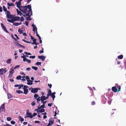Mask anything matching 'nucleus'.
Instances as JSON below:
<instances>
[{"label": "nucleus", "instance_id": "nucleus-52", "mask_svg": "<svg viewBox=\"0 0 126 126\" xmlns=\"http://www.w3.org/2000/svg\"><path fill=\"white\" fill-rule=\"evenodd\" d=\"M108 103L110 105L111 104V101L110 99H109V100L108 101Z\"/></svg>", "mask_w": 126, "mask_h": 126}, {"label": "nucleus", "instance_id": "nucleus-45", "mask_svg": "<svg viewBox=\"0 0 126 126\" xmlns=\"http://www.w3.org/2000/svg\"><path fill=\"white\" fill-rule=\"evenodd\" d=\"M20 66L19 65H17L15 66L14 68V69H16L17 68H18Z\"/></svg>", "mask_w": 126, "mask_h": 126}, {"label": "nucleus", "instance_id": "nucleus-35", "mask_svg": "<svg viewBox=\"0 0 126 126\" xmlns=\"http://www.w3.org/2000/svg\"><path fill=\"white\" fill-rule=\"evenodd\" d=\"M26 79L27 80V81L29 82V80H30L29 78V76H27L25 77Z\"/></svg>", "mask_w": 126, "mask_h": 126}, {"label": "nucleus", "instance_id": "nucleus-42", "mask_svg": "<svg viewBox=\"0 0 126 126\" xmlns=\"http://www.w3.org/2000/svg\"><path fill=\"white\" fill-rule=\"evenodd\" d=\"M17 14L18 15H19L20 16H21L22 15V14L21 12L20 11H19L17 13Z\"/></svg>", "mask_w": 126, "mask_h": 126}, {"label": "nucleus", "instance_id": "nucleus-55", "mask_svg": "<svg viewBox=\"0 0 126 126\" xmlns=\"http://www.w3.org/2000/svg\"><path fill=\"white\" fill-rule=\"evenodd\" d=\"M52 104V103H48V106L49 107H51V106Z\"/></svg>", "mask_w": 126, "mask_h": 126}, {"label": "nucleus", "instance_id": "nucleus-41", "mask_svg": "<svg viewBox=\"0 0 126 126\" xmlns=\"http://www.w3.org/2000/svg\"><path fill=\"white\" fill-rule=\"evenodd\" d=\"M7 95L8 99H9L11 98V96L10 94H7Z\"/></svg>", "mask_w": 126, "mask_h": 126}, {"label": "nucleus", "instance_id": "nucleus-57", "mask_svg": "<svg viewBox=\"0 0 126 126\" xmlns=\"http://www.w3.org/2000/svg\"><path fill=\"white\" fill-rule=\"evenodd\" d=\"M48 85L49 87L50 88H51L52 85L51 84H48Z\"/></svg>", "mask_w": 126, "mask_h": 126}, {"label": "nucleus", "instance_id": "nucleus-51", "mask_svg": "<svg viewBox=\"0 0 126 126\" xmlns=\"http://www.w3.org/2000/svg\"><path fill=\"white\" fill-rule=\"evenodd\" d=\"M37 115V113H34L32 115V116H33V117L35 116L36 115Z\"/></svg>", "mask_w": 126, "mask_h": 126}, {"label": "nucleus", "instance_id": "nucleus-50", "mask_svg": "<svg viewBox=\"0 0 126 126\" xmlns=\"http://www.w3.org/2000/svg\"><path fill=\"white\" fill-rule=\"evenodd\" d=\"M44 52V49L43 48H42V50H40L39 51V53H42Z\"/></svg>", "mask_w": 126, "mask_h": 126}, {"label": "nucleus", "instance_id": "nucleus-15", "mask_svg": "<svg viewBox=\"0 0 126 126\" xmlns=\"http://www.w3.org/2000/svg\"><path fill=\"white\" fill-rule=\"evenodd\" d=\"M112 91L114 92H117V89L115 87L113 86L112 87Z\"/></svg>", "mask_w": 126, "mask_h": 126}, {"label": "nucleus", "instance_id": "nucleus-5", "mask_svg": "<svg viewBox=\"0 0 126 126\" xmlns=\"http://www.w3.org/2000/svg\"><path fill=\"white\" fill-rule=\"evenodd\" d=\"M6 16H7V18L9 19H12L14 18V16L13 15H10V13L9 11H7L6 12Z\"/></svg>", "mask_w": 126, "mask_h": 126}, {"label": "nucleus", "instance_id": "nucleus-7", "mask_svg": "<svg viewBox=\"0 0 126 126\" xmlns=\"http://www.w3.org/2000/svg\"><path fill=\"white\" fill-rule=\"evenodd\" d=\"M5 111V104L4 103H3L1 105L0 107V112H1Z\"/></svg>", "mask_w": 126, "mask_h": 126}, {"label": "nucleus", "instance_id": "nucleus-62", "mask_svg": "<svg viewBox=\"0 0 126 126\" xmlns=\"http://www.w3.org/2000/svg\"><path fill=\"white\" fill-rule=\"evenodd\" d=\"M28 88V86L25 85L24 86V87L23 88Z\"/></svg>", "mask_w": 126, "mask_h": 126}, {"label": "nucleus", "instance_id": "nucleus-13", "mask_svg": "<svg viewBox=\"0 0 126 126\" xmlns=\"http://www.w3.org/2000/svg\"><path fill=\"white\" fill-rule=\"evenodd\" d=\"M38 58L41 59L43 61H44L45 59V57L43 56H39L38 57Z\"/></svg>", "mask_w": 126, "mask_h": 126}, {"label": "nucleus", "instance_id": "nucleus-28", "mask_svg": "<svg viewBox=\"0 0 126 126\" xmlns=\"http://www.w3.org/2000/svg\"><path fill=\"white\" fill-rule=\"evenodd\" d=\"M16 92L18 94H22L23 93V91H21L20 90H16Z\"/></svg>", "mask_w": 126, "mask_h": 126}, {"label": "nucleus", "instance_id": "nucleus-4", "mask_svg": "<svg viewBox=\"0 0 126 126\" xmlns=\"http://www.w3.org/2000/svg\"><path fill=\"white\" fill-rule=\"evenodd\" d=\"M26 116L25 117V118L26 117L30 118H32L33 116H32V113L29 112V110H27L26 114Z\"/></svg>", "mask_w": 126, "mask_h": 126}, {"label": "nucleus", "instance_id": "nucleus-1", "mask_svg": "<svg viewBox=\"0 0 126 126\" xmlns=\"http://www.w3.org/2000/svg\"><path fill=\"white\" fill-rule=\"evenodd\" d=\"M21 11L23 13L26 14L28 13H31V15H32V11L31 8V5H28L25 6H21Z\"/></svg>", "mask_w": 126, "mask_h": 126}, {"label": "nucleus", "instance_id": "nucleus-40", "mask_svg": "<svg viewBox=\"0 0 126 126\" xmlns=\"http://www.w3.org/2000/svg\"><path fill=\"white\" fill-rule=\"evenodd\" d=\"M91 89L92 90L90 89L91 90V92H90L91 93V96H92V95H93V93L94 92L93 91V90L91 88Z\"/></svg>", "mask_w": 126, "mask_h": 126}, {"label": "nucleus", "instance_id": "nucleus-34", "mask_svg": "<svg viewBox=\"0 0 126 126\" xmlns=\"http://www.w3.org/2000/svg\"><path fill=\"white\" fill-rule=\"evenodd\" d=\"M1 25L3 29H4L6 28V27L3 24L1 23Z\"/></svg>", "mask_w": 126, "mask_h": 126}, {"label": "nucleus", "instance_id": "nucleus-64", "mask_svg": "<svg viewBox=\"0 0 126 126\" xmlns=\"http://www.w3.org/2000/svg\"><path fill=\"white\" fill-rule=\"evenodd\" d=\"M4 31L6 32H7V33H9V32L7 31V30L6 28L5 29H4Z\"/></svg>", "mask_w": 126, "mask_h": 126}, {"label": "nucleus", "instance_id": "nucleus-38", "mask_svg": "<svg viewBox=\"0 0 126 126\" xmlns=\"http://www.w3.org/2000/svg\"><path fill=\"white\" fill-rule=\"evenodd\" d=\"M39 96V95L38 94H35L34 95V97L35 98H36Z\"/></svg>", "mask_w": 126, "mask_h": 126}, {"label": "nucleus", "instance_id": "nucleus-49", "mask_svg": "<svg viewBox=\"0 0 126 126\" xmlns=\"http://www.w3.org/2000/svg\"><path fill=\"white\" fill-rule=\"evenodd\" d=\"M25 23L26 26H28V21H25Z\"/></svg>", "mask_w": 126, "mask_h": 126}, {"label": "nucleus", "instance_id": "nucleus-63", "mask_svg": "<svg viewBox=\"0 0 126 126\" xmlns=\"http://www.w3.org/2000/svg\"><path fill=\"white\" fill-rule=\"evenodd\" d=\"M15 36L16 37L17 39H19V38L18 36L16 34H15Z\"/></svg>", "mask_w": 126, "mask_h": 126}, {"label": "nucleus", "instance_id": "nucleus-59", "mask_svg": "<svg viewBox=\"0 0 126 126\" xmlns=\"http://www.w3.org/2000/svg\"><path fill=\"white\" fill-rule=\"evenodd\" d=\"M27 58H26V57H24V58H23V61L24 62H25V61H26V60H27Z\"/></svg>", "mask_w": 126, "mask_h": 126}, {"label": "nucleus", "instance_id": "nucleus-26", "mask_svg": "<svg viewBox=\"0 0 126 126\" xmlns=\"http://www.w3.org/2000/svg\"><path fill=\"white\" fill-rule=\"evenodd\" d=\"M117 87L118 88V90H117L118 92L120 91L121 90V86L119 85H118L117 86Z\"/></svg>", "mask_w": 126, "mask_h": 126}, {"label": "nucleus", "instance_id": "nucleus-14", "mask_svg": "<svg viewBox=\"0 0 126 126\" xmlns=\"http://www.w3.org/2000/svg\"><path fill=\"white\" fill-rule=\"evenodd\" d=\"M24 90V94H27L28 93V90L27 89L23 88Z\"/></svg>", "mask_w": 126, "mask_h": 126}, {"label": "nucleus", "instance_id": "nucleus-27", "mask_svg": "<svg viewBox=\"0 0 126 126\" xmlns=\"http://www.w3.org/2000/svg\"><path fill=\"white\" fill-rule=\"evenodd\" d=\"M21 77H22L21 76L18 75L16 77V79L17 80H19L20 79L21 80Z\"/></svg>", "mask_w": 126, "mask_h": 126}, {"label": "nucleus", "instance_id": "nucleus-54", "mask_svg": "<svg viewBox=\"0 0 126 126\" xmlns=\"http://www.w3.org/2000/svg\"><path fill=\"white\" fill-rule=\"evenodd\" d=\"M36 36L37 37H38V38H39V37H40V36L39 35V34H38L37 31H36Z\"/></svg>", "mask_w": 126, "mask_h": 126}, {"label": "nucleus", "instance_id": "nucleus-12", "mask_svg": "<svg viewBox=\"0 0 126 126\" xmlns=\"http://www.w3.org/2000/svg\"><path fill=\"white\" fill-rule=\"evenodd\" d=\"M56 94V93L55 92L52 93L50 95V96L52 97L54 101V98H55V94Z\"/></svg>", "mask_w": 126, "mask_h": 126}, {"label": "nucleus", "instance_id": "nucleus-56", "mask_svg": "<svg viewBox=\"0 0 126 126\" xmlns=\"http://www.w3.org/2000/svg\"><path fill=\"white\" fill-rule=\"evenodd\" d=\"M26 62H28L29 63H31V61L30 60H29L28 59H27L26 61Z\"/></svg>", "mask_w": 126, "mask_h": 126}, {"label": "nucleus", "instance_id": "nucleus-46", "mask_svg": "<svg viewBox=\"0 0 126 126\" xmlns=\"http://www.w3.org/2000/svg\"><path fill=\"white\" fill-rule=\"evenodd\" d=\"M35 56H29V58H30L34 59L35 58Z\"/></svg>", "mask_w": 126, "mask_h": 126}, {"label": "nucleus", "instance_id": "nucleus-2", "mask_svg": "<svg viewBox=\"0 0 126 126\" xmlns=\"http://www.w3.org/2000/svg\"><path fill=\"white\" fill-rule=\"evenodd\" d=\"M20 19L19 16H15L12 19H7V20L9 22L12 23L15 21L20 20Z\"/></svg>", "mask_w": 126, "mask_h": 126}, {"label": "nucleus", "instance_id": "nucleus-47", "mask_svg": "<svg viewBox=\"0 0 126 126\" xmlns=\"http://www.w3.org/2000/svg\"><path fill=\"white\" fill-rule=\"evenodd\" d=\"M49 122L50 123L51 125L53 124L54 123V121L52 120L49 121Z\"/></svg>", "mask_w": 126, "mask_h": 126}, {"label": "nucleus", "instance_id": "nucleus-44", "mask_svg": "<svg viewBox=\"0 0 126 126\" xmlns=\"http://www.w3.org/2000/svg\"><path fill=\"white\" fill-rule=\"evenodd\" d=\"M41 62H37L36 63V64L37 65H39L41 64Z\"/></svg>", "mask_w": 126, "mask_h": 126}, {"label": "nucleus", "instance_id": "nucleus-18", "mask_svg": "<svg viewBox=\"0 0 126 126\" xmlns=\"http://www.w3.org/2000/svg\"><path fill=\"white\" fill-rule=\"evenodd\" d=\"M32 15H30L29 14V16H28V17H26V20H32L31 18L30 17Z\"/></svg>", "mask_w": 126, "mask_h": 126}, {"label": "nucleus", "instance_id": "nucleus-31", "mask_svg": "<svg viewBox=\"0 0 126 126\" xmlns=\"http://www.w3.org/2000/svg\"><path fill=\"white\" fill-rule=\"evenodd\" d=\"M32 68L35 70H37L38 69V67H37L32 66Z\"/></svg>", "mask_w": 126, "mask_h": 126}, {"label": "nucleus", "instance_id": "nucleus-22", "mask_svg": "<svg viewBox=\"0 0 126 126\" xmlns=\"http://www.w3.org/2000/svg\"><path fill=\"white\" fill-rule=\"evenodd\" d=\"M45 105L44 104H43V105H41L40 107H38V109H40L41 108H44L45 107Z\"/></svg>", "mask_w": 126, "mask_h": 126}, {"label": "nucleus", "instance_id": "nucleus-6", "mask_svg": "<svg viewBox=\"0 0 126 126\" xmlns=\"http://www.w3.org/2000/svg\"><path fill=\"white\" fill-rule=\"evenodd\" d=\"M40 88H32L31 90V92L34 93H36L38 92V90H40Z\"/></svg>", "mask_w": 126, "mask_h": 126}, {"label": "nucleus", "instance_id": "nucleus-17", "mask_svg": "<svg viewBox=\"0 0 126 126\" xmlns=\"http://www.w3.org/2000/svg\"><path fill=\"white\" fill-rule=\"evenodd\" d=\"M33 42L31 43V44H35L36 45H38V43H37L36 42V39H34L33 40Z\"/></svg>", "mask_w": 126, "mask_h": 126}, {"label": "nucleus", "instance_id": "nucleus-33", "mask_svg": "<svg viewBox=\"0 0 126 126\" xmlns=\"http://www.w3.org/2000/svg\"><path fill=\"white\" fill-rule=\"evenodd\" d=\"M18 31L20 34H22V30H21L20 29H19L18 30Z\"/></svg>", "mask_w": 126, "mask_h": 126}, {"label": "nucleus", "instance_id": "nucleus-53", "mask_svg": "<svg viewBox=\"0 0 126 126\" xmlns=\"http://www.w3.org/2000/svg\"><path fill=\"white\" fill-rule=\"evenodd\" d=\"M31 105L32 106H33L35 105V103L34 102H33L32 103Z\"/></svg>", "mask_w": 126, "mask_h": 126}, {"label": "nucleus", "instance_id": "nucleus-21", "mask_svg": "<svg viewBox=\"0 0 126 126\" xmlns=\"http://www.w3.org/2000/svg\"><path fill=\"white\" fill-rule=\"evenodd\" d=\"M123 55H121L118 56L117 57V58L118 59H123Z\"/></svg>", "mask_w": 126, "mask_h": 126}, {"label": "nucleus", "instance_id": "nucleus-25", "mask_svg": "<svg viewBox=\"0 0 126 126\" xmlns=\"http://www.w3.org/2000/svg\"><path fill=\"white\" fill-rule=\"evenodd\" d=\"M51 90L50 89H49V91L48 92V93L47 94V95H48V98L49 96L52 93H51Z\"/></svg>", "mask_w": 126, "mask_h": 126}, {"label": "nucleus", "instance_id": "nucleus-20", "mask_svg": "<svg viewBox=\"0 0 126 126\" xmlns=\"http://www.w3.org/2000/svg\"><path fill=\"white\" fill-rule=\"evenodd\" d=\"M32 81L31 80H29V82H28L27 83V84L28 85H32L33 84V83L32 82Z\"/></svg>", "mask_w": 126, "mask_h": 126}, {"label": "nucleus", "instance_id": "nucleus-16", "mask_svg": "<svg viewBox=\"0 0 126 126\" xmlns=\"http://www.w3.org/2000/svg\"><path fill=\"white\" fill-rule=\"evenodd\" d=\"M14 70L13 69H12V70L10 71V74L9 75V77L11 78L12 77V76L13 74V73H14Z\"/></svg>", "mask_w": 126, "mask_h": 126}, {"label": "nucleus", "instance_id": "nucleus-23", "mask_svg": "<svg viewBox=\"0 0 126 126\" xmlns=\"http://www.w3.org/2000/svg\"><path fill=\"white\" fill-rule=\"evenodd\" d=\"M11 59H9L7 60L6 61V62L7 63L9 64L11 63Z\"/></svg>", "mask_w": 126, "mask_h": 126}, {"label": "nucleus", "instance_id": "nucleus-9", "mask_svg": "<svg viewBox=\"0 0 126 126\" xmlns=\"http://www.w3.org/2000/svg\"><path fill=\"white\" fill-rule=\"evenodd\" d=\"M32 26L33 27V31L34 32V33H35V30H36V32L37 31V29L35 25L34 24H32Z\"/></svg>", "mask_w": 126, "mask_h": 126}, {"label": "nucleus", "instance_id": "nucleus-29", "mask_svg": "<svg viewBox=\"0 0 126 126\" xmlns=\"http://www.w3.org/2000/svg\"><path fill=\"white\" fill-rule=\"evenodd\" d=\"M3 10L4 12H7V11H7L6 8V7L4 6H3Z\"/></svg>", "mask_w": 126, "mask_h": 126}, {"label": "nucleus", "instance_id": "nucleus-43", "mask_svg": "<svg viewBox=\"0 0 126 126\" xmlns=\"http://www.w3.org/2000/svg\"><path fill=\"white\" fill-rule=\"evenodd\" d=\"M15 44H16V45L17 46H19V45H20V44L18 43L17 42H15Z\"/></svg>", "mask_w": 126, "mask_h": 126}, {"label": "nucleus", "instance_id": "nucleus-37", "mask_svg": "<svg viewBox=\"0 0 126 126\" xmlns=\"http://www.w3.org/2000/svg\"><path fill=\"white\" fill-rule=\"evenodd\" d=\"M24 53L26 54L27 55H32V54L30 53H28L27 52H24Z\"/></svg>", "mask_w": 126, "mask_h": 126}, {"label": "nucleus", "instance_id": "nucleus-3", "mask_svg": "<svg viewBox=\"0 0 126 126\" xmlns=\"http://www.w3.org/2000/svg\"><path fill=\"white\" fill-rule=\"evenodd\" d=\"M48 95L46 97H45V95L42 96L41 97V103H43V104H45L47 102V101H44L47 99L48 98Z\"/></svg>", "mask_w": 126, "mask_h": 126}, {"label": "nucleus", "instance_id": "nucleus-39", "mask_svg": "<svg viewBox=\"0 0 126 126\" xmlns=\"http://www.w3.org/2000/svg\"><path fill=\"white\" fill-rule=\"evenodd\" d=\"M24 19L23 16H22L20 17V21H24Z\"/></svg>", "mask_w": 126, "mask_h": 126}, {"label": "nucleus", "instance_id": "nucleus-11", "mask_svg": "<svg viewBox=\"0 0 126 126\" xmlns=\"http://www.w3.org/2000/svg\"><path fill=\"white\" fill-rule=\"evenodd\" d=\"M6 69L3 70V68H1V69H0V75H2L3 74V72L4 71V73H5L6 72V71H5V70Z\"/></svg>", "mask_w": 126, "mask_h": 126}, {"label": "nucleus", "instance_id": "nucleus-36", "mask_svg": "<svg viewBox=\"0 0 126 126\" xmlns=\"http://www.w3.org/2000/svg\"><path fill=\"white\" fill-rule=\"evenodd\" d=\"M30 14V13H26L25 15L22 14V15H23L24 17H26V16H29V14Z\"/></svg>", "mask_w": 126, "mask_h": 126}, {"label": "nucleus", "instance_id": "nucleus-32", "mask_svg": "<svg viewBox=\"0 0 126 126\" xmlns=\"http://www.w3.org/2000/svg\"><path fill=\"white\" fill-rule=\"evenodd\" d=\"M23 84H21L20 85H19V87H18V89H20L21 88L23 87Z\"/></svg>", "mask_w": 126, "mask_h": 126}, {"label": "nucleus", "instance_id": "nucleus-61", "mask_svg": "<svg viewBox=\"0 0 126 126\" xmlns=\"http://www.w3.org/2000/svg\"><path fill=\"white\" fill-rule=\"evenodd\" d=\"M19 46H20V47H23L24 48H25V47L24 46H22V45H21L20 44Z\"/></svg>", "mask_w": 126, "mask_h": 126}, {"label": "nucleus", "instance_id": "nucleus-24", "mask_svg": "<svg viewBox=\"0 0 126 126\" xmlns=\"http://www.w3.org/2000/svg\"><path fill=\"white\" fill-rule=\"evenodd\" d=\"M7 5L10 6H15L14 4L13 3H10L9 2H8L7 3Z\"/></svg>", "mask_w": 126, "mask_h": 126}, {"label": "nucleus", "instance_id": "nucleus-48", "mask_svg": "<svg viewBox=\"0 0 126 126\" xmlns=\"http://www.w3.org/2000/svg\"><path fill=\"white\" fill-rule=\"evenodd\" d=\"M11 123L12 124L14 125L16 123L14 121H12L11 122Z\"/></svg>", "mask_w": 126, "mask_h": 126}, {"label": "nucleus", "instance_id": "nucleus-8", "mask_svg": "<svg viewBox=\"0 0 126 126\" xmlns=\"http://www.w3.org/2000/svg\"><path fill=\"white\" fill-rule=\"evenodd\" d=\"M15 4L16 5V6L19 8V10H21V8H22L21 7V6H20L21 2H16L15 3Z\"/></svg>", "mask_w": 126, "mask_h": 126}, {"label": "nucleus", "instance_id": "nucleus-10", "mask_svg": "<svg viewBox=\"0 0 126 126\" xmlns=\"http://www.w3.org/2000/svg\"><path fill=\"white\" fill-rule=\"evenodd\" d=\"M36 111L38 114L39 113V112H43L45 111V110L44 109H40L38 110V109H36Z\"/></svg>", "mask_w": 126, "mask_h": 126}, {"label": "nucleus", "instance_id": "nucleus-60", "mask_svg": "<svg viewBox=\"0 0 126 126\" xmlns=\"http://www.w3.org/2000/svg\"><path fill=\"white\" fill-rule=\"evenodd\" d=\"M31 68L30 67L27 68H26V70L27 71H30L31 70Z\"/></svg>", "mask_w": 126, "mask_h": 126}, {"label": "nucleus", "instance_id": "nucleus-58", "mask_svg": "<svg viewBox=\"0 0 126 126\" xmlns=\"http://www.w3.org/2000/svg\"><path fill=\"white\" fill-rule=\"evenodd\" d=\"M95 104V102L94 101H93L92 102V105H94Z\"/></svg>", "mask_w": 126, "mask_h": 126}, {"label": "nucleus", "instance_id": "nucleus-30", "mask_svg": "<svg viewBox=\"0 0 126 126\" xmlns=\"http://www.w3.org/2000/svg\"><path fill=\"white\" fill-rule=\"evenodd\" d=\"M37 102L39 103L38 101H40V100H41V97H40V96L39 97L36 99Z\"/></svg>", "mask_w": 126, "mask_h": 126}, {"label": "nucleus", "instance_id": "nucleus-19", "mask_svg": "<svg viewBox=\"0 0 126 126\" xmlns=\"http://www.w3.org/2000/svg\"><path fill=\"white\" fill-rule=\"evenodd\" d=\"M13 24L15 26H17L19 25H20L21 24V22H20V23H18L17 22H13Z\"/></svg>", "mask_w": 126, "mask_h": 126}]
</instances>
